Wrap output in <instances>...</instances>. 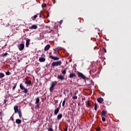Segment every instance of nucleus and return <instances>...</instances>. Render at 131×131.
Listing matches in <instances>:
<instances>
[{
	"label": "nucleus",
	"mask_w": 131,
	"mask_h": 131,
	"mask_svg": "<svg viewBox=\"0 0 131 131\" xmlns=\"http://www.w3.org/2000/svg\"><path fill=\"white\" fill-rule=\"evenodd\" d=\"M14 113L17 114L18 113L19 118L22 117V112L20 110H18V105L14 107Z\"/></svg>",
	"instance_id": "f257e3e1"
},
{
	"label": "nucleus",
	"mask_w": 131,
	"mask_h": 131,
	"mask_svg": "<svg viewBox=\"0 0 131 131\" xmlns=\"http://www.w3.org/2000/svg\"><path fill=\"white\" fill-rule=\"evenodd\" d=\"M19 88L20 90L23 91V93H24V94H27L28 93V89L25 88L24 85L22 84V83L20 84Z\"/></svg>",
	"instance_id": "f03ea898"
},
{
	"label": "nucleus",
	"mask_w": 131,
	"mask_h": 131,
	"mask_svg": "<svg viewBox=\"0 0 131 131\" xmlns=\"http://www.w3.org/2000/svg\"><path fill=\"white\" fill-rule=\"evenodd\" d=\"M62 64V61L61 60L58 61H54L52 63L51 66L53 67L60 66Z\"/></svg>",
	"instance_id": "7ed1b4c3"
},
{
	"label": "nucleus",
	"mask_w": 131,
	"mask_h": 131,
	"mask_svg": "<svg viewBox=\"0 0 131 131\" xmlns=\"http://www.w3.org/2000/svg\"><path fill=\"white\" fill-rule=\"evenodd\" d=\"M57 82L56 81L52 82L50 88V92H53V91H54V88H55V86L57 85Z\"/></svg>",
	"instance_id": "20e7f679"
},
{
	"label": "nucleus",
	"mask_w": 131,
	"mask_h": 131,
	"mask_svg": "<svg viewBox=\"0 0 131 131\" xmlns=\"http://www.w3.org/2000/svg\"><path fill=\"white\" fill-rule=\"evenodd\" d=\"M78 77L81 78L82 79H86V77L82 73L78 72Z\"/></svg>",
	"instance_id": "39448f33"
},
{
	"label": "nucleus",
	"mask_w": 131,
	"mask_h": 131,
	"mask_svg": "<svg viewBox=\"0 0 131 131\" xmlns=\"http://www.w3.org/2000/svg\"><path fill=\"white\" fill-rule=\"evenodd\" d=\"M25 46L23 43H20L17 46L19 51H23L24 50Z\"/></svg>",
	"instance_id": "423d86ee"
},
{
	"label": "nucleus",
	"mask_w": 131,
	"mask_h": 131,
	"mask_svg": "<svg viewBox=\"0 0 131 131\" xmlns=\"http://www.w3.org/2000/svg\"><path fill=\"white\" fill-rule=\"evenodd\" d=\"M49 58L50 59H52V60H54V61H57L60 59V57L58 56H53L52 55H50Z\"/></svg>",
	"instance_id": "0eeeda50"
},
{
	"label": "nucleus",
	"mask_w": 131,
	"mask_h": 131,
	"mask_svg": "<svg viewBox=\"0 0 131 131\" xmlns=\"http://www.w3.org/2000/svg\"><path fill=\"white\" fill-rule=\"evenodd\" d=\"M57 78L58 79H60V80H65V77H64V76H63L62 75H58Z\"/></svg>",
	"instance_id": "6e6552de"
},
{
	"label": "nucleus",
	"mask_w": 131,
	"mask_h": 131,
	"mask_svg": "<svg viewBox=\"0 0 131 131\" xmlns=\"http://www.w3.org/2000/svg\"><path fill=\"white\" fill-rule=\"evenodd\" d=\"M30 45V39H27L26 40V47L27 48H28V47H29Z\"/></svg>",
	"instance_id": "1a4fd4ad"
},
{
	"label": "nucleus",
	"mask_w": 131,
	"mask_h": 131,
	"mask_svg": "<svg viewBox=\"0 0 131 131\" xmlns=\"http://www.w3.org/2000/svg\"><path fill=\"white\" fill-rule=\"evenodd\" d=\"M74 77H76V74L74 73H71L69 76L70 78H74Z\"/></svg>",
	"instance_id": "9d476101"
},
{
	"label": "nucleus",
	"mask_w": 131,
	"mask_h": 131,
	"mask_svg": "<svg viewBox=\"0 0 131 131\" xmlns=\"http://www.w3.org/2000/svg\"><path fill=\"white\" fill-rule=\"evenodd\" d=\"M30 29H37V26L36 25H33L32 26L29 27Z\"/></svg>",
	"instance_id": "9b49d317"
},
{
	"label": "nucleus",
	"mask_w": 131,
	"mask_h": 131,
	"mask_svg": "<svg viewBox=\"0 0 131 131\" xmlns=\"http://www.w3.org/2000/svg\"><path fill=\"white\" fill-rule=\"evenodd\" d=\"M59 111H60V108L59 107L56 108L54 111L55 115H57L59 113Z\"/></svg>",
	"instance_id": "f8f14e48"
},
{
	"label": "nucleus",
	"mask_w": 131,
	"mask_h": 131,
	"mask_svg": "<svg viewBox=\"0 0 131 131\" xmlns=\"http://www.w3.org/2000/svg\"><path fill=\"white\" fill-rule=\"evenodd\" d=\"M103 101L104 99L101 97L97 99V101L98 102V103H100V104L103 103Z\"/></svg>",
	"instance_id": "ddd939ff"
},
{
	"label": "nucleus",
	"mask_w": 131,
	"mask_h": 131,
	"mask_svg": "<svg viewBox=\"0 0 131 131\" xmlns=\"http://www.w3.org/2000/svg\"><path fill=\"white\" fill-rule=\"evenodd\" d=\"M38 15H39V14L37 13L36 15H34L33 17H31V19H32V20L33 21H35V19H36V18H37Z\"/></svg>",
	"instance_id": "4468645a"
},
{
	"label": "nucleus",
	"mask_w": 131,
	"mask_h": 131,
	"mask_svg": "<svg viewBox=\"0 0 131 131\" xmlns=\"http://www.w3.org/2000/svg\"><path fill=\"white\" fill-rule=\"evenodd\" d=\"M15 122L17 124H20L21 122H22V121L20 120L19 119H17L15 120Z\"/></svg>",
	"instance_id": "2eb2a0df"
},
{
	"label": "nucleus",
	"mask_w": 131,
	"mask_h": 131,
	"mask_svg": "<svg viewBox=\"0 0 131 131\" xmlns=\"http://www.w3.org/2000/svg\"><path fill=\"white\" fill-rule=\"evenodd\" d=\"M67 68H66L64 70H61V73H62L63 74V75H65V74H66V73L67 72Z\"/></svg>",
	"instance_id": "dca6fc26"
},
{
	"label": "nucleus",
	"mask_w": 131,
	"mask_h": 131,
	"mask_svg": "<svg viewBox=\"0 0 131 131\" xmlns=\"http://www.w3.org/2000/svg\"><path fill=\"white\" fill-rule=\"evenodd\" d=\"M62 117L63 115H62V114H59L57 116V120H60Z\"/></svg>",
	"instance_id": "f3484780"
},
{
	"label": "nucleus",
	"mask_w": 131,
	"mask_h": 131,
	"mask_svg": "<svg viewBox=\"0 0 131 131\" xmlns=\"http://www.w3.org/2000/svg\"><path fill=\"white\" fill-rule=\"evenodd\" d=\"M39 62H45L46 61V58L41 57L39 58Z\"/></svg>",
	"instance_id": "a211bd4d"
},
{
	"label": "nucleus",
	"mask_w": 131,
	"mask_h": 131,
	"mask_svg": "<svg viewBox=\"0 0 131 131\" xmlns=\"http://www.w3.org/2000/svg\"><path fill=\"white\" fill-rule=\"evenodd\" d=\"M86 106L88 108H90V107H92V105L90 103V101L88 100V101L86 103Z\"/></svg>",
	"instance_id": "6ab92c4d"
},
{
	"label": "nucleus",
	"mask_w": 131,
	"mask_h": 131,
	"mask_svg": "<svg viewBox=\"0 0 131 131\" xmlns=\"http://www.w3.org/2000/svg\"><path fill=\"white\" fill-rule=\"evenodd\" d=\"M50 45H47L46 46H45V49H44V50H45V51H48V50H49V49H50Z\"/></svg>",
	"instance_id": "aec40b11"
},
{
	"label": "nucleus",
	"mask_w": 131,
	"mask_h": 131,
	"mask_svg": "<svg viewBox=\"0 0 131 131\" xmlns=\"http://www.w3.org/2000/svg\"><path fill=\"white\" fill-rule=\"evenodd\" d=\"M106 115V111H102L101 112V117H103Z\"/></svg>",
	"instance_id": "412c9836"
},
{
	"label": "nucleus",
	"mask_w": 131,
	"mask_h": 131,
	"mask_svg": "<svg viewBox=\"0 0 131 131\" xmlns=\"http://www.w3.org/2000/svg\"><path fill=\"white\" fill-rule=\"evenodd\" d=\"M25 83H26V84H31L32 82H31V80H29V81H25Z\"/></svg>",
	"instance_id": "4be33fe9"
},
{
	"label": "nucleus",
	"mask_w": 131,
	"mask_h": 131,
	"mask_svg": "<svg viewBox=\"0 0 131 131\" xmlns=\"http://www.w3.org/2000/svg\"><path fill=\"white\" fill-rule=\"evenodd\" d=\"M39 103V97H37L35 104H38Z\"/></svg>",
	"instance_id": "5701e85b"
},
{
	"label": "nucleus",
	"mask_w": 131,
	"mask_h": 131,
	"mask_svg": "<svg viewBox=\"0 0 131 131\" xmlns=\"http://www.w3.org/2000/svg\"><path fill=\"white\" fill-rule=\"evenodd\" d=\"M94 109L96 111H97V110L98 109V104L96 103L94 104Z\"/></svg>",
	"instance_id": "b1692460"
},
{
	"label": "nucleus",
	"mask_w": 131,
	"mask_h": 131,
	"mask_svg": "<svg viewBox=\"0 0 131 131\" xmlns=\"http://www.w3.org/2000/svg\"><path fill=\"white\" fill-rule=\"evenodd\" d=\"M3 77H5V74L0 73V78H3Z\"/></svg>",
	"instance_id": "393cba45"
},
{
	"label": "nucleus",
	"mask_w": 131,
	"mask_h": 131,
	"mask_svg": "<svg viewBox=\"0 0 131 131\" xmlns=\"http://www.w3.org/2000/svg\"><path fill=\"white\" fill-rule=\"evenodd\" d=\"M9 14L10 16H12V15H14V12L12 10H11L9 12Z\"/></svg>",
	"instance_id": "a878e982"
},
{
	"label": "nucleus",
	"mask_w": 131,
	"mask_h": 131,
	"mask_svg": "<svg viewBox=\"0 0 131 131\" xmlns=\"http://www.w3.org/2000/svg\"><path fill=\"white\" fill-rule=\"evenodd\" d=\"M16 86H17V83L14 84V85L12 88V91H15V90L16 89Z\"/></svg>",
	"instance_id": "bb28decb"
},
{
	"label": "nucleus",
	"mask_w": 131,
	"mask_h": 131,
	"mask_svg": "<svg viewBox=\"0 0 131 131\" xmlns=\"http://www.w3.org/2000/svg\"><path fill=\"white\" fill-rule=\"evenodd\" d=\"M5 74H6L7 75H11V72L7 71L5 72Z\"/></svg>",
	"instance_id": "cd10ccee"
},
{
	"label": "nucleus",
	"mask_w": 131,
	"mask_h": 131,
	"mask_svg": "<svg viewBox=\"0 0 131 131\" xmlns=\"http://www.w3.org/2000/svg\"><path fill=\"white\" fill-rule=\"evenodd\" d=\"M8 55V53L6 52L5 53H3V54H2V57H5L6 56Z\"/></svg>",
	"instance_id": "c85d7f7f"
},
{
	"label": "nucleus",
	"mask_w": 131,
	"mask_h": 131,
	"mask_svg": "<svg viewBox=\"0 0 131 131\" xmlns=\"http://www.w3.org/2000/svg\"><path fill=\"white\" fill-rule=\"evenodd\" d=\"M47 32L48 33H54V31L53 30H51L50 31H48Z\"/></svg>",
	"instance_id": "c756f323"
},
{
	"label": "nucleus",
	"mask_w": 131,
	"mask_h": 131,
	"mask_svg": "<svg viewBox=\"0 0 131 131\" xmlns=\"http://www.w3.org/2000/svg\"><path fill=\"white\" fill-rule=\"evenodd\" d=\"M65 103H66V101L64 100L62 102V107H64L65 106Z\"/></svg>",
	"instance_id": "7c9ffc66"
},
{
	"label": "nucleus",
	"mask_w": 131,
	"mask_h": 131,
	"mask_svg": "<svg viewBox=\"0 0 131 131\" xmlns=\"http://www.w3.org/2000/svg\"><path fill=\"white\" fill-rule=\"evenodd\" d=\"M42 8H46V7H47V4L45 3L42 4Z\"/></svg>",
	"instance_id": "2f4dec72"
},
{
	"label": "nucleus",
	"mask_w": 131,
	"mask_h": 131,
	"mask_svg": "<svg viewBox=\"0 0 131 131\" xmlns=\"http://www.w3.org/2000/svg\"><path fill=\"white\" fill-rule=\"evenodd\" d=\"M102 118V120L103 122H105V121H106V119L104 117H101Z\"/></svg>",
	"instance_id": "473e14b6"
},
{
	"label": "nucleus",
	"mask_w": 131,
	"mask_h": 131,
	"mask_svg": "<svg viewBox=\"0 0 131 131\" xmlns=\"http://www.w3.org/2000/svg\"><path fill=\"white\" fill-rule=\"evenodd\" d=\"M48 129V131H54V130L53 129V128L52 127H49Z\"/></svg>",
	"instance_id": "72a5a7b5"
},
{
	"label": "nucleus",
	"mask_w": 131,
	"mask_h": 131,
	"mask_svg": "<svg viewBox=\"0 0 131 131\" xmlns=\"http://www.w3.org/2000/svg\"><path fill=\"white\" fill-rule=\"evenodd\" d=\"M3 115H4V113L3 112V111H1L0 112V116H3Z\"/></svg>",
	"instance_id": "f704fd0d"
},
{
	"label": "nucleus",
	"mask_w": 131,
	"mask_h": 131,
	"mask_svg": "<svg viewBox=\"0 0 131 131\" xmlns=\"http://www.w3.org/2000/svg\"><path fill=\"white\" fill-rule=\"evenodd\" d=\"M96 130H97V131H100V130H101V128H100V127H97V128L96 129Z\"/></svg>",
	"instance_id": "c9c22d12"
},
{
	"label": "nucleus",
	"mask_w": 131,
	"mask_h": 131,
	"mask_svg": "<svg viewBox=\"0 0 131 131\" xmlns=\"http://www.w3.org/2000/svg\"><path fill=\"white\" fill-rule=\"evenodd\" d=\"M73 99H74V100H76V99H77V96H73Z\"/></svg>",
	"instance_id": "e433bc0d"
},
{
	"label": "nucleus",
	"mask_w": 131,
	"mask_h": 131,
	"mask_svg": "<svg viewBox=\"0 0 131 131\" xmlns=\"http://www.w3.org/2000/svg\"><path fill=\"white\" fill-rule=\"evenodd\" d=\"M36 107H37V108H39V104H38V103H37V104H36Z\"/></svg>",
	"instance_id": "4c0bfd02"
},
{
	"label": "nucleus",
	"mask_w": 131,
	"mask_h": 131,
	"mask_svg": "<svg viewBox=\"0 0 131 131\" xmlns=\"http://www.w3.org/2000/svg\"><path fill=\"white\" fill-rule=\"evenodd\" d=\"M68 130V126H66V128L64 129V131H67Z\"/></svg>",
	"instance_id": "58836bf2"
},
{
	"label": "nucleus",
	"mask_w": 131,
	"mask_h": 131,
	"mask_svg": "<svg viewBox=\"0 0 131 131\" xmlns=\"http://www.w3.org/2000/svg\"><path fill=\"white\" fill-rule=\"evenodd\" d=\"M103 49L104 50L105 53H107V50H106V49L104 48H103Z\"/></svg>",
	"instance_id": "ea45409f"
},
{
	"label": "nucleus",
	"mask_w": 131,
	"mask_h": 131,
	"mask_svg": "<svg viewBox=\"0 0 131 131\" xmlns=\"http://www.w3.org/2000/svg\"><path fill=\"white\" fill-rule=\"evenodd\" d=\"M7 102V100L5 99V100H4V103L5 104H6Z\"/></svg>",
	"instance_id": "a19ab883"
},
{
	"label": "nucleus",
	"mask_w": 131,
	"mask_h": 131,
	"mask_svg": "<svg viewBox=\"0 0 131 131\" xmlns=\"http://www.w3.org/2000/svg\"><path fill=\"white\" fill-rule=\"evenodd\" d=\"M60 24H62V23H63V20H60V21H59Z\"/></svg>",
	"instance_id": "79ce46f5"
},
{
	"label": "nucleus",
	"mask_w": 131,
	"mask_h": 131,
	"mask_svg": "<svg viewBox=\"0 0 131 131\" xmlns=\"http://www.w3.org/2000/svg\"><path fill=\"white\" fill-rule=\"evenodd\" d=\"M39 17L41 18V13L39 14Z\"/></svg>",
	"instance_id": "37998d69"
},
{
	"label": "nucleus",
	"mask_w": 131,
	"mask_h": 131,
	"mask_svg": "<svg viewBox=\"0 0 131 131\" xmlns=\"http://www.w3.org/2000/svg\"><path fill=\"white\" fill-rule=\"evenodd\" d=\"M25 80H26V81L28 80V79H27V77L25 79Z\"/></svg>",
	"instance_id": "c03bdc74"
},
{
	"label": "nucleus",
	"mask_w": 131,
	"mask_h": 131,
	"mask_svg": "<svg viewBox=\"0 0 131 131\" xmlns=\"http://www.w3.org/2000/svg\"><path fill=\"white\" fill-rule=\"evenodd\" d=\"M61 108V103H60V104L59 105V108Z\"/></svg>",
	"instance_id": "a18cd8bd"
},
{
	"label": "nucleus",
	"mask_w": 131,
	"mask_h": 131,
	"mask_svg": "<svg viewBox=\"0 0 131 131\" xmlns=\"http://www.w3.org/2000/svg\"><path fill=\"white\" fill-rule=\"evenodd\" d=\"M78 105L79 106V105H80V102H78Z\"/></svg>",
	"instance_id": "49530a36"
},
{
	"label": "nucleus",
	"mask_w": 131,
	"mask_h": 131,
	"mask_svg": "<svg viewBox=\"0 0 131 131\" xmlns=\"http://www.w3.org/2000/svg\"><path fill=\"white\" fill-rule=\"evenodd\" d=\"M11 118L12 120H14V118H13V117H11Z\"/></svg>",
	"instance_id": "de8ad7c7"
},
{
	"label": "nucleus",
	"mask_w": 131,
	"mask_h": 131,
	"mask_svg": "<svg viewBox=\"0 0 131 131\" xmlns=\"http://www.w3.org/2000/svg\"><path fill=\"white\" fill-rule=\"evenodd\" d=\"M56 103H58V100L55 101Z\"/></svg>",
	"instance_id": "09e8293b"
},
{
	"label": "nucleus",
	"mask_w": 131,
	"mask_h": 131,
	"mask_svg": "<svg viewBox=\"0 0 131 131\" xmlns=\"http://www.w3.org/2000/svg\"><path fill=\"white\" fill-rule=\"evenodd\" d=\"M82 101H83V100H85V99L84 98H82Z\"/></svg>",
	"instance_id": "8fccbe9b"
},
{
	"label": "nucleus",
	"mask_w": 131,
	"mask_h": 131,
	"mask_svg": "<svg viewBox=\"0 0 131 131\" xmlns=\"http://www.w3.org/2000/svg\"><path fill=\"white\" fill-rule=\"evenodd\" d=\"M51 54H52V53H50V55H51Z\"/></svg>",
	"instance_id": "3c124183"
}]
</instances>
